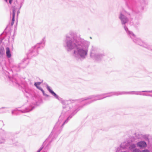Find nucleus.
<instances>
[{"label":"nucleus","mask_w":152,"mask_h":152,"mask_svg":"<svg viewBox=\"0 0 152 152\" xmlns=\"http://www.w3.org/2000/svg\"><path fill=\"white\" fill-rule=\"evenodd\" d=\"M124 92L120 91L111 92L99 95H94L89 96L80 99L74 100H64L61 102L63 104V110L62 114L60 117L56 126L59 125L60 126L59 133H60L65 124L67 123L69 120L79 111L83 106H79L76 104L84 100L95 98L96 99L88 102L86 104H90L95 101L102 99L105 98L110 97L113 95L118 96L122 95ZM86 105L85 104L84 105Z\"/></svg>","instance_id":"f257e3e1"},{"label":"nucleus","mask_w":152,"mask_h":152,"mask_svg":"<svg viewBox=\"0 0 152 152\" xmlns=\"http://www.w3.org/2000/svg\"><path fill=\"white\" fill-rule=\"evenodd\" d=\"M64 47L68 51L74 50L73 55L77 59H84L87 56L90 42L78 37L71 31L66 35L64 39Z\"/></svg>","instance_id":"f03ea898"},{"label":"nucleus","mask_w":152,"mask_h":152,"mask_svg":"<svg viewBox=\"0 0 152 152\" xmlns=\"http://www.w3.org/2000/svg\"><path fill=\"white\" fill-rule=\"evenodd\" d=\"M124 29L128 36L131 38L134 43L145 48H146L148 43L144 42L140 39L137 37L132 32L129 31L128 28L125 26H124Z\"/></svg>","instance_id":"7ed1b4c3"},{"label":"nucleus","mask_w":152,"mask_h":152,"mask_svg":"<svg viewBox=\"0 0 152 152\" xmlns=\"http://www.w3.org/2000/svg\"><path fill=\"white\" fill-rule=\"evenodd\" d=\"M124 29L128 36L131 38L134 43L145 48H146L148 43L144 42L140 39L137 37L132 32L129 31L128 28L125 26H124Z\"/></svg>","instance_id":"20e7f679"},{"label":"nucleus","mask_w":152,"mask_h":152,"mask_svg":"<svg viewBox=\"0 0 152 152\" xmlns=\"http://www.w3.org/2000/svg\"><path fill=\"white\" fill-rule=\"evenodd\" d=\"M45 38H44L42 39V41L37 44V45L34 46V47H32V48L29 50V52L28 54V56H36L38 54V49L41 47L39 46L40 45H42V48H43L44 46L45 43Z\"/></svg>","instance_id":"39448f33"},{"label":"nucleus","mask_w":152,"mask_h":152,"mask_svg":"<svg viewBox=\"0 0 152 152\" xmlns=\"http://www.w3.org/2000/svg\"><path fill=\"white\" fill-rule=\"evenodd\" d=\"M90 56L92 58L97 61H99L102 58L104 55L99 53L98 50L95 47H92L90 53Z\"/></svg>","instance_id":"423d86ee"},{"label":"nucleus","mask_w":152,"mask_h":152,"mask_svg":"<svg viewBox=\"0 0 152 152\" xmlns=\"http://www.w3.org/2000/svg\"><path fill=\"white\" fill-rule=\"evenodd\" d=\"M119 18L121 21V23L122 25H124V27L125 26V24L128 21V18L126 16V14H123L122 12H120L118 16Z\"/></svg>","instance_id":"0eeeda50"},{"label":"nucleus","mask_w":152,"mask_h":152,"mask_svg":"<svg viewBox=\"0 0 152 152\" xmlns=\"http://www.w3.org/2000/svg\"><path fill=\"white\" fill-rule=\"evenodd\" d=\"M34 108V107H32L31 106L29 107H26V108L25 110H18L17 109H16L15 110H13L12 111V115L13 114H17V112L16 111L17 110H18L19 111H20L22 113H26L29 112L31 110H32V109Z\"/></svg>","instance_id":"6e6552de"},{"label":"nucleus","mask_w":152,"mask_h":152,"mask_svg":"<svg viewBox=\"0 0 152 152\" xmlns=\"http://www.w3.org/2000/svg\"><path fill=\"white\" fill-rule=\"evenodd\" d=\"M47 88L48 90L49 91V92L51 94L53 95L54 97L58 99L59 100H61L62 99L59 97L52 90H51L50 87L48 86V85H47Z\"/></svg>","instance_id":"1a4fd4ad"},{"label":"nucleus","mask_w":152,"mask_h":152,"mask_svg":"<svg viewBox=\"0 0 152 152\" xmlns=\"http://www.w3.org/2000/svg\"><path fill=\"white\" fill-rule=\"evenodd\" d=\"M144 91H131V92H124L125 93L123 94H130L131 93H134V94L132 93L131 94H134L137 95H140L145 96L146 95V94H142V92H143Z\"/></svg>","instance_id":"9d476101"},{"label":"nucleus","mask_w":152,"mask_h":152,"mask_svg":"<svg viewBox=\"0 0 152 152\" xmlns=\"http://www.w3.org/2000/svg\"><path fill=\"white\" fill-rule=\"evenodd\" d=\"M147 146L146 142L145 141H140L138 142L137 144V147L140 148H144Z\"/></svg>","instance_id":"9b49d317"},{"label":"nucleus","mask_w":152,"mask_h":152,"mask_svg":"<svg viewBox=\"0 0 152 152\" xmlns=\"http://www.w3.org/2000/svg\"><path fill=\"white\" fill-rule=\"evenodd\" d=\"M25 0H16L17 5H16L15 7L16 9H20L22 7Z\"/></svg>","instance_id":"f8f14e48"},{"label":"nucleus","mask_w":152,"mask_h":152,"mask_svg":"<svg viewBox=\"0 0 152 152\" xmlns=\"http://www.w3.org/2000/svg\"><path fill=\"white\" fill-rule=\"evenodd\" d=\"M6 50L7 56L8 58L11 57V55L10 48L8 47H7L6 48Z\"/></svg>","instance_id":"ddd939ff"},{"label":"nucleus","mask_w":152,"mask_h":152,"mask_svg":"<svg viewBox=\"0 0 152 152\" xmlns=\"http://www.w3.org/2000/svg\"><path fill=\"white\" fill-rule=\"evenodd\" d=\"M5 55V50L3 47L1 46L0 47V57H2Z\"/></svg>","instance_id":"4468645a"},{"label":"nucleus","mask_w":152,"mask_h":152,"mask_svg":"<svg viewBox=\"0 0 152 152\" xmlns=\"http://www.w3.org/2000/svg\"><path fill=\"white\" fill-rule=\"evenodd\" d=\"M8 77L9 80L12 81V82L13 83V84L15 83L16 84H17L18 85H19V84L18 82L17 81L15 80V78L13 77H10L9 76H8Z\"/></svg>","instance_id":"2eb2a0df"},{"label":"nucleus","mask_w":152,"mask_h":152,"mask_svg":"<svg viewBox=\"0 0 152 152\" xmlns=\"http://www.w3.org/2000/svg\"><path fill=\"white\" fill-rule=\"evenodd\" d=\"M16 9L15 7H14L12 9V21L13 22L15 21V15L16 12Z\"/></svg>","instance_id":"dca6fc26"},{"label":"nucleus","mask_w":152,"mask_h":152,"mask_svg":"<svg viewBox=\"0 0 152 152\" xmlns=\"http://www.w3.org/2000/svg\"><path fill=\"white\" fill-rule=\"evenodd\" d=\"M37 88L40 90L42 93L43 95L47 97H49L50 96L46 94L44 92V91L43 90L42 88L40 87H37Z\"/></svg>","instance_id":"f3484780"},{"label":"nucleus","mask_w":152,"mask_h":152,"mask_svg":"<svg viewBox=\"0 0 152 152\" xmlns=\"http://www.w3.org/2000/svg\"><path fill=\"white\" fill-rule=\"evenodd\" d=\"M146 48L148 50L152 51V45L148 43Z\"/></svg>","instance_id":"a211bd4d"},{"label":"nucleus","mask_w":152,"mask_h":152,"mask_svg":"<svg viewBox=\"0 0 152 152\" xmlns=\"http://www.w3.org/2000/svg\"><path fill=\"white\" fill-rule=\"evenodd\" d=\"M136 147L135 144H133L131 145L129 147V148L130 149H132L134 148H135Z\"/></svg>","instance_id":"6ab92c4d"},{"label":"nucleus","mask_w":152,"mask_h":152,"mask_svg":"<svg viewBox=\"0 0 152 152\" xmlns=\"http://www.w3.org/2000/svg\"><path fill=\"white\" fill-rule=\"evenodd\" d=\"M4 108H6L4 107H3L1 108H0V113H5L6 112V111L5 110H4L3 109Z\"/></svg>","instance_id":"aec40b11"},{"label":"nucleus","mask_w":152,"mask_h":152,"mask_svg":"<svg viewBox=\"0 0 152 152\" xmlns=\"http://www.w3.org/2000/svg\"><path fill=\"white\" fill-rule=\"evenodd\" d=\"M5 141V139L2 137H0V144L4 143Z\"/></svg>","instance_id":"412c9836"},{"label":"nucleus","mask_w":152,"mask_h":152,"mask_svg":"<svg viewBox=\"0 0 152 152\" xmlns=\"http://www.w3.org/2000/svg\"><path fill=\"white\" fill-rule=\"evenodd\" d=\"M116 152H128V151H125L124 149H122L121 148L118 149Z\"/></svg>","instance_id":"4be33fe9"},{"label":"nucleus","mask_w":152,"mask_h":152,"mask_svg":"<svg viewBox=\"0 0 152 152\" xmlns=\"http://www.w3.org/2000/svg\"><path fill=\"white\" fill-rule=\"evenodd\" d=\"M41 83V82H38L34 83V85L37 88V87H39L38 85H39Z\"/></svg>","instance_id":"5701e85b"},{"label":"nucleus","mask_w":152,"mask_h":152,"mask_svg":"<svg viewBox=\"0 0 152 152\" xmlns=\"http://www.w3.org/2000/svg\"><path fill=\"white\" fill-rule=\"evenodd\" d=\"M132 152H141V151L139 149L135 148L134 149Z\"/></svg>","instance_id":"b1692460"},{"label":"nucleus","mask_w":152,"mask_h":152,"mask_svg":"<svg viewBox=\"0 0 152 152\" xmlns=\"http://www.w3.org/2000/svg\"><path fill=\"white\" fill-rule=\"evenodd\" d=\"M44 147L43 146H42L38 150V151H37L38 152H40L41 150L42 149V148H43Z\"/></svg>","instance_id":"393cba45"},{"label":"nucleus","mask_w":152,"mask_h":152,"mask_svg":"<svg viewBox=\"0 0 152 152\" xmlns=\"http://www.w3.org/2000/svg\"><path fill=\"white\" fill-rule=\"evenodd\" d=\"M142 152H150L147 149L144 150L142 151Z\"/></svg>","instance_id":"a878e982"},{"label":"nucleus","mask_w":152,"mask_h":152,"mask_svg":"<svg viewBox=\"0 0 152 152\" xmlns=\"http://www.w3.org/2000/svg\"><path fill=\"white\" fill-rule=\"evenodd\" d=\"M143 92H145L152 93V90H151V91H144Z\"/></svg>","instance_id":"bb28decb"},{"label":"nucleus","mask_w":152,"mask_h":152,"mask_svg":"<svg viewBox=\"0 0 152 152\" xmlns=\"http://www.w3.org/2000/svg\"><path fill=\"white\" fill-rule=\"evenodd\" d=\"M145 96H151L152 97V95L151 94H146V95H145Z\"/></svg>","instance_id":"cd10ccee"},{"label":"nucleus","mask_w":152,"mask_h":152,"mask_svg":"<svg viewBox=\"0 0 152 152\" xmlns=\"http://www.w3.org/2000/svg\"><path fill=\"white\" fill-rule=\"evenodd\" d=\"M18 9L19 10L17 12V16L18 15V14L20 13V11L19 10L20 9Z\"/></svg>","instance_id":"c85d7f7f"},{"label":"nucleus","mask_w":152,"mask_h":152,"mask_svg":"<svg viewBox=\"0 0 152 152\" xmlns=\"http://www.w3.org/2000/svg\"><path fill=\"white\" fill-rule=\"evenodd\" d=\"M12 1V0H9V2L10 4H11Z\"/></svg>","instance_id":"c756f323"},{"label":"nucleus","mask_w":152,"mask_h":152,"mask_svg":"<svg viewBox=\"0 0 152 152\" xmlns=\"http://www.w3.org/2000/svg\"><path fill=\"white\" fill-rule=\"evenodd\" d=\"M50 139V137H49L46 140V141H48V140H49Z\"/></svg>","instance_id":"7c9ffc66"},{"label":"nucleus","mask_w":152,"mask_h":152,"mask_svg":"<svg viewBox=\"0 0 152 152\" xmlns=\"http://www.w3.org/2000/svg\"><path fill=\"white\" fill-rule=\"evenodd\" d=\"M14 23V22H13V21H12V22H11V25H13V24Z\"/></svg>","instance_id":"2f4dec72"},{"label":"nucleus","mask_w":152,"mask_h":152,"mask_svg":"<svg viewBox=\"0 0 152 152\" xmlns=\"http://www.w3.org/2000/svg\"><path fill=\"white\" fill-rule=\"evenodd\" d=\"M0 65L1 66H3L2 63L0 62Z\"/></svg>","instance_id":"473e14b6"},{"label":"nucleus","mask_w":152,"mask_h":152,"mask_svg":"<svg viewBox=\"0 0 152 152\" xmlns=\"http://www.w3.org/2000/svg\"><path fill=\"white\" fill-rule=\"evenodd\" d=\"M52 139H51V140L49 141V144L52 141Z\"/></svg>","instance_id":"72a5a7b5"},{"label":"nucleus","mask_w":152,"mask_h":152,"mask_svg":"<svg viewBox=\"0 0 152 152\" xmlns=\"http://www.w3.org/2000/svg\"><path fill=\"white\" fill-rule=\"evenodd\" d=\"M2 63H3L4 64H5V62H4V61H3V62H2Z\"/></svg>","instance_id":"f704fd0d"},{"label":"nucleus","mask_w":152,"mask_h":152,"mask_svg":"<svg viewBox=\"0 0 152 152\" xmlns=\"http://www.w3.org/2000/svg\"><path fill=\"white\" fill-rule=\"evenodd\" d=\"M2 41L1 40H0V43Z\"/></svg>","instance_id":"c9c22d12"},{"label":"nucleus","mask_w":152,"mask_h":152,"mask_svg":"<svg viewBox=\"0 0 152 152\" xmlns=\"http://www.w3.org/2000/svg\"><path fill=\"white\" fill-rule=\"evenodd\" d=\"M90 39H92L91 37H90Z\"/></svg>","instance_id":"e433bc0d"},{"label":"nucleus","mask_w":152,"mask_h":152,"mask_svg":"<svg viewBox=\"0 0 152 152\" xmlns=\"http://www.w3.org/2000/svg\"><path fill=\"white\" fill-rule=\"evenodd\" d=\"M139 14V15H140V14H141L140 13Z\"/></svg>","instance_id":"4c0bfd02"},{"label":"nucleus","mask_w":152,"mask_h":152,"mask_svg":"<svg viewBox=\"0 0 152 152\" xmlns=\"http://www.w3.org/2000/svg\"><path fill=\"white\" fill-rule=\"evenodd\" d=\"M37 152H38L37 151Z\"/></svg>","instance_id":"58836bf2"}]
</instances>
